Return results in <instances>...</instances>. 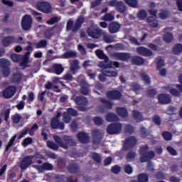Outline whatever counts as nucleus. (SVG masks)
Instances as JSON below:
<instances>
[{"label": "nucleus", "mask_w": 182, "mask_h": 182, "mask_svg": "<svg viewBox=\"0 0 182 182\" xmlns=\"http://www.w3.org/2000/svg\"><path fill=\"white\" fill-rule=\"evenodd\" d=\"M53 139L55 143L52 141H48L47 146L49 149H51V150H54L55 151L59 150V147L68 149H69V146L70 147H75V146H76V142L73 141L72 137L68 135L63 136V139H61L60 136L55 135L53 136Z\"/></svg>", "instance_id": "1"}, {"label": "nucleus", "mask_w": 182, "mask_h": 182, "mask_svg": "<svg viewBox=\"0 0 182 182\" xmlns=\"http://www.w3.org/2000/svg\"><path fill=\"white\" fill-rule=\"evenodd\" d=\"M149 149L148 144L140 147L139 150L141 156L139 160L141 163H148L146 168L149 171L153 173V171H154V165L151 162V160L156 156V153L154 151H149Z\"/></svg>", "instance_id": "2"}, {"label": "nucleus", "mask_w": 182, "mask_h": 182, "mask_svg": "<svg viewBox=\"0 0 182 182\" xmlns=\"http://www.w3.org/2000/svg\"><path fill=\"white\" fill-rule=\"evenodd\" d=\"M112 56L117 60H121L122 62H127V60L131 59V63L132 65H136V66H143L146 62L144 58L139 55H134L132 58V54L129 53L115 52L112 53Z\"/></svg>", "instance_id": "3"}, {"label": "nucleus", "mask_w": 182, "mask_h": 182, "mask_svg": "<svg viewBox=\"0 0 182 182\" xmlns=\"http://www.w3.org/2000/svg\"><path fill=\"white\" fill-rule=\"evenodd\" d=\"M85 23V17L80 16L76 20L75 24H73V21L68 20L67 22V31H73V32H77L79 29L82 28V25Z\"/></svg>", "instance_id": "4"}, {"label": "nucleus", "mask_w": 182, "mask_h": 182, "mask_svg": "<svg viewBox=\"0 0 182 182\" xmlns=\"http://www.w3.org/2000/svg\"><path fill=\"white\" fill-rule=\"evenodd\" d=\"M87 33L92 39H99L103 35V30L97 26H91L87 29Z\"/></svg>", "instance_id": "5"}, {"label": "nucleus", "mask_w": 182, "mask_h": 182, "mask_svg": "<svg viewBox=\"0 0 182 182\" xmlns=\"http://www.w3.org/2000/svg\"><path fill=\"white\" fill-rule=\"evenodd\" d=\"M122 127L123 126L120 123L110 124L107 127V133L110 135L120 134Z\"/></svg>", "instance_id": "6"}, {"label": "nucleus", "mask_w": 182, "mask_h": 182, "mask_svg": "<svg viewBox=\"0 0 182 182\" xmlns=\"http://www.w3.org/2000/svg\"><path fill=\"white\" fill-rule=\"evenodd\" d=\"M36 8L40 12L43 14H50L52 12V6L47 1H38L36 4Z\"/></svg>", "instance_id": "7"}, {"label": "nucleus", "mask_w": 182, "mask_h": 182, "mask_svg": "<svg viewBox=\"0 0 182 182\" xmlns=\"http://www.w3.org/2000/svg\"><path fill=\"white\" fill-rule=\"evenodd\" d=\"M109 6L115 8L117 12L119 14H124L126 12V6L123 1H119L118 0H111L108 2Z\"/></svg>", "instance_id": "8"}, {"label": "nucleus", "mask_w": 182, "mask_h": 182, "mask_svg": "<svg viewBox=\"0 0 182 182\" xmlns=\"http://www.w3.org/2000/svg\"><path fill=\"white\" fill-rule=\"evenodd\" d=\"M100 102H101V103H103V105L98 106V110L100 113H105L106 110H112V109H113V102L105 98H100Z\"/></svg>", "instance_id": "9"}, {"label": "nucleus", "mask_w": 182, "mask_h": 182, "mask_svg": "<svg viewBox=\"0 0 182 182\" xmlns=\"http://www.w3.org/2000/svg\"><path fill=\"white\" fill-rule=\"evenodd\" d=\"M75 102L77 105V109L80 112H86V106H87V99L85 97H76Z\"/></svg>", "instance_id": "10"}, {"label": "nucleus", "mask_w": 182, "mask_h": 182, "mask_svg": "<svg viewBox=\"0 0 182 182\" xmlns=\"http://www.w3.org/2000/svg\"><path fill=\"white\" fill-rule=\"evenodd\" d=\"M0 68L4 77H8L11 75V70L9 69V61L6 59L1 58L0 60Z\"/></svg>", "instance_id": "11"}, {"label": "nucleus", "mask_w": 182, "mask_h": 182, "mask_svg": "<svg viewBox=\"0 0 182 182\" xmlns=\"http://www.w3.org/2000/svg\"><path fill=\"white\" fill-rule=\"evenodd\" d=\"M39 129V125L38 124L35 123L31 129H29L28 127H26L21 132V134L19 135V139H22L23 136H26V134H28L30 136H35V132Z\"/></svg>", "instance_id": "12"}, {"label": "nucleus", "mask_w": 182, "mask_h": 182, "mask_svg": "<svg viewBox=\"0 0 182 182\" xmlns=\"http://www.w3.org/2000/svg\"><path fill=\"white\" fill-rule=\"evenodd\" d=\"M137 144V138L134 136H131L125 140V143L122 147L124 151H127L129 149L134 147Z\"/></svg>", "instance_id": "13"}, {"label": "nucleus", "mask_w": 182, "mask_h": 182, "mask_svg": "<svg viewBox=\"0 0 182 182\" xmlns=\"http://www.w3.org/2000/svg\"><path fill=\"white\" fill-rule=\"evenodd\" d=\"M32 17L29 15H26L21 20V27L23 31H29L32 28Z\"/></svg>", "instance_id": "14"}, {"label": "nucleus", "mask_w": 182, "mask_h": 182, "mask_svg": "<svg viewBox=\"0 0 182 182\" xmlns=\"http://www.w3.org/2000/svg\"><path fill=\"white\" fill-rule=\"evenodd\" d=\"M136 50L138 55H140L141 56H145V58H150V56H154V53H153V51L144 46L137 47Z\"/></svg>", "instance_id": "15"}, {"label": "nucleus", "mask_w": 182, "mask_h": 182, "mask_svg": "<svg viewBox=\"0 0 182 182\" xmlns=\"http://www.w3.org/2000/svg\"><path fill=\"white\" fill-rule=\"evenodd\" d=\"M33 167L40 173H43V171H52V170H53V165L49 162H45L42 165H34Z\"/></svg>", "instance_id": "16"}, {"label": "nucleus", "mask_w": 182, "mask_h": 182, "mask_svg": "<svg viewBox=\"0 0 182 182\" xmlns=\"http://www.w3.org/2000/svg\"><path fill=\"white\" fill-rule=\"evenodd\" d=\"M50 127L54 129H58L59 130H64L65 124L60 122L58 117H55L51 119Z\"/></svg>", "instance_id": "17"}, {"label": "nucleus", "mask_w": 182, "mask_h": 182, "mask_svg": "<svg viewBox=\"0 0 182 182\" xmlns=\"http://www.w3.org/2000/svg\"><path fill=\"white\" fill-rule=\"evenodd\" d=\"M33 157L35 156H25L20 163V168H21V170H26V168H28V167H29V166L32 164V161L33 160Z\"/></svg>", "instance_id": "18"}, {"label": "nucleus", "mask_w": 182, "mask_h": 182, "mask_svg": "<svg viewBox=\"0 0 182 182\" xmlns=\"http://www.w3.org/2000/svg\"><path fill=\"white\" fill-rule=\"evenodd\" d=\"M67 170L70 174H79L80 166L76 162L70 163L67 166Z\"/></svg>", "instance_id": "19"}, {"label": "nucleus", "mask_w": 182, "mask_h": 182, "mask_svg": "<svg viewBox=\"0 0 182 182\" xmlns=\"http://www.w3.org/2000/svg\"><path fill=\"white\" fill-rule=\"evenodd\" d=\"M122 96V92L117 90H109L107 92V97L111 100H120Z\"/></svg>", "instance_id": "20"}, {"label": "nucleus", "mask_w": 182, "mask_h": 182, "mask_svg": "<svg viewBox=\"0 0 182 182\" xmlns=\"http://www.w3.org/2000/svg\"><path fill=\"white\" fill-rule=\"evenodd\" d=\"M158 102L160 105H169L171 103V96L168 94H159L158 96Z\"/></svg>", "instance_id": "21"}, {"label": "nucleus", "mask_w": 182, "mask_h": 182, "mask_svg": "<svg viewBox=\"0 0 182 182\" xmlns=\"http://www.w3.org/2000/svg\"><path fill=\"white\" fill-rule=\"evenodd\" d=\"M100 68H103V69H112V68L114 66V68H116V69H119L120 68V63L117 61H109L108 63L106 62H101L100 63Z\"/></svg>", "instance_id": "22"}, {"label": "nucleus", "mask_w": 182, "mask_h": 182, "mask_svg": "<svg viewBox=\"0 0 182 182\" xmlns=\"http://www.w3.org/2000/svg\"><path fill=\"white\" fill-rule=\"evenodd\" d=\"M16 92V87L15 86H10L6 87L3 92V96L5 99H11Z\"/></svg>", "instance_id": "23"}, {"label": "nucleus", "mask_w": 182, "mask_h": 182, "mask_svg": "<svg viewBox=\"0 0 182 182\" xmlns=\"http://www.w3.org/2000/svg\"><path fill=\"white\" fill-rule=\"evenodd\" d=\"M77 137L80 143H82V144H87V143H89V134L85 132H78Z\"/></svg>", "instance_id": "24"}, {"label": "nucleus", "mask_w": 182, "mask_h": 182, "mask_svg": "<svg viewBox=\"0 0 182 182\" xmlns=\"http://www.w3.org/2000/svg\"><path fill=\"white\" fill-rule=\"evenodd\" d=\"M122 26L117 21H112L109 23L108 29L109 33H117L120 31Z\"/></svg>", "instance_id": "25"}, {"label": "nucleus", "mask_w": 182, "mask_h": 182, "mask_svg": "<svg viewBox=\"0 0 182 182\" xmlns=\"http://www.w3.org/2000/svg\"><path fill=\"white\" fill-rule=\"evenodd\" d=\"M18 40L14 36H7L4 37L2 39L1 43L3 46H5V48H8L9 45H11V43H18Z\"/></svg>", "instance_id": "26"}, {"label": "nucleus", "mask_w": 182, "mask_h": 182, "mask_svg": "<svg viewBox=\"0 0 182 182\" xmlns=\"http://www.w3.org/2000/svg\"><path fill=\"white\" fill-rule=\"evenodd\" d=\"M92 142L94 144H99L102 141V134L97 129H94L92 131Z\"/></svg>", "instance_id": "27"}, {"label": "nucleus", "mask_w": 182, "mask_h": 182, "mask_svg": "<svg viewBox=\"0 0 182 182\" xmlns=\"http://www.w3.org/2000/svg\"><path fill=\"white\" fill-rule=\"evenodd\" d=\"M56 179L58 180L59 182H65V180L67 182H79L77 179L74 180L72 176L66 178L64 175H58L56 176Z\"/></svg>", "instance_id": "28"}, {"label": "nucleus", "mask_w": 182, "mask_h": 182, "mask_svg": "<svg viewBox=\"0 0 182 182\" xmlns=\"http://www.w3.org/2000/svg\"><path fill=\"white\" fill-rule=\"evenodd\" d=\"M116 112H117L118 116H119V117H122L123 119H124V117H127V116H129V112L127 111V109H126L124 107H117L116 108Z\"/></svg>", "instance_id": "29"}, {"label": "nucleus", "mask_w": 182, "mask_h": 182, "mask_svg": "<svg viewBox=\"0 0 182 182\" xmlns=\"http://www.w3.org/2000/svg\"><path fill=\"white\" fill-rule=\"evenodd\" d=\"M105 120L109 123H112V122H118L119 117L114 113L109 112L105 116Z\"/></svg>", "instance_id": "30"}, {"label": "nucleus", "mask_w": 182, "mask_h": 182, "mask_svg": "<svg viewBox=\"0 0 182 182\" xmlns=\"http://www.w3.org/2000/svg\"><path fill=\"white\" fill-rule=\"evenodd\" d=\"M102 73L108 77H117V76H119V73L116 70H102Z\"/></svg>", "instance_id": "31"}, {"label": "nucleus", "mask_w": 182, "mask_h": 182, "mask_svg": "<svg viewBox=\"0 0 182 182\" xmlns=\"http://www.w3.org/2000/svg\"><path fill=\"white\" fill-rule=\"evenodd\" d=\"M163 39L166 43H171V42L174 41V36H173V33H166L163 36Z\"/></svg>", "instance_id": "32"}, {"label": "nucleus", "mask_w": 182, "mask_h": 182, "mask_svg": "<svg viewBox=\"0 0 182 182\" xmlns=\"http://www.w3.org/2000/svg\"><path fill=\"white\" fill-rule=\"evenodd\" d=\"M147 22L149 23L151 28H158L159 27V21L154 18L153 16H149L146 19Z\"/></svg>", "instance_id": "33"}, {"label": "nucleus", "mask_w": 182, "mask_h": 182, "mask_svg": "<svg viewBox=\"0 0 182 182\" xmlns=\"http://www.w3.org/2000/svg\"><path fill=\"white\" fill-rule=\"evenodd\" d=\"M70 70L72 71L73 75H75V73L79 70V60H74L73 63L70 64Z\"/></svg>", "instance_id": "34"}, {"label": "nucleus", "mask_w": 182, "mask_h": 182, "mask_svg": "<svg viewBox=\"0 0 182 182\" xmlns=\"http://www.w3.org/2000/svg\"><path fill=\"white\" fill-rule=\"evenodd\" d=\"M95 55H97L99 59H102L103 60H105V62L109 61V57H107L102 50H95Z\"/></svg>", "instance_id": "35"}, {"label": "nucleus", "mask_w": 182, "mask_h": 182, "mask_svg": "<svg viewBox=\"0 0 182 182\" xmlns=\"http://www.w3.org/2000/svg\"><path fill=\"white\" fill-rule=\"evenodd\" d=\"M53 70L56 75H61L63 70H65V68L62 64H55L53 65Z\"/></svg>", "instance_id": "36"}, {"label": "nucleus", "mask_w": 182, "mask_h": 182, "mask_svg": "<svg viewBox=\"0 0 182 182\" xmlns=\"http://www.w3.org/2000/svg\"><path fill=\"white\" fill-rule=\"evenodd\" d=\"M91 154L93 161L97 164H100V163H102V155H100V154H98L97 152H92Z\"/></svg>", "instance_id": "37"}, {"label": "nucleus", "mask_w": 182, "mask_h": 182, "mask_svg": "<svg viewBox=\"0 0 182 182\" xmlns=\"http://www.w3.org/2000/svg\"><path fill=\"white\" fill-rule=\"evenodd\" d=\"M63 59H70L72 58H76V52L67 51L62 55Z\"/></svg>", "instance_id": "38"}, {"label": "nucleus", "mask_w": 182, "mask_h": 182, "mask_svg": "<svg viewBox=\"0 0 182 182\" xmlns=\"http://www.w3.org/2000/svg\"><path fill=\"white\" fill-rule=\"evenodd\" d=\"M35 46L36 49L46 48L48 46V41L46 40H41L35 44Z\"/></svg>", "instance_id": "39"}, {"label": "nucleus", "mask_w": 182, "mask_h": 182, "mask_svg": "<svg viewBox=\"0 0 182 182\" xmlns=\"http://www.w3.org/2000/svg\"><path fill=\"white\" fill-rule=\"evenodd\" d=\"M133 117L135 120H137V122H141L143 121V115L141 113H140L137 110H134L132 112Z\"/></svg>", "instance_id": "40"}, {"label": "nucleus", "mask_w": 182, "mask_h": 182, "mask_svg": "<svg viewBox=\"0 0 182 182\" xmlns=\"http://www.w3.org/2000/svg\"><path fill=\"white\" fill-rule=\"evenodd\" d=\"M124 2L131 8H137L139 6V1L137 0H124Z\"/></svg>", "instance_id": "41"}, {"label": "nucleus", "mask_w": 182, "mask_h": 182, "mask_svg": "<svg viewBox=\"0 0 182 182\" xmlns=\"http://www.w3.org/2000/svg\"><path fill=\"white\" fill-rule=\"evenodd\" d=\"M147 11L145 10H139L136 14V16L140 21H143V19H146V18H147Z\"/></svg>", "instance_id": "42"}, {"label": "nucleus", "mask_w": 182, "mask_h": 182, "mask_svg": "<svg viewBox=\"0 0 182 182\" xmlns=\"http://www.w3.org/2000/svg\"><path fill=\"white\" fill-rule=\"evenodd\" d=\"M138 182H149V175L147 173H140L137 177Z\"/></svg>", "instance_id": "43"}, {"label": "nucleus", "mask_w": 182, "mask_h": 182, "mask_svg": "<svg viewBox=\"0 0 182 182\" xmlns=\"http://www.w3.org/2000/svg\"><path fill=\"white\" fill-rule=\"evenodd\" d=\"M162 137L166 141H170L171 139H173V134L171 132L168 131H164L162 132Z\"/></svg>", "instance_id": "44"}, {"label": "nucleus", "mask_w": 182, "mask_h": 182, "mask_svg": "<svg viewBox=\"0 0 182 182\" xmlns=\"http://www.w3.org/2000/svg\"><path fill=\"white\" fill-rule=\"evenodd\" d=\"M16 139V135H14L11 138L9 143L6 146V148H5V150H4L5 153H6V151H9V149L11 147H12V146H14V143H15V139Z\"/></svg>", "instance_id": "45"}, {"label": "nucleus", "mask_w": 182, "mask_h": 182, "mask_svg": "<svg viewBox=\"0 0 182 182\" xmlns=\"http://www.w3.org/2000/svg\"><path fill=\"white\" fill-rule=\"evenodd\" d=\"M11 79L14 83H19L22 80V74L18 73H14Z\"/></svg>", "instance_id": "46"}, {"label": "nucleus", "mask_w": 182, "mask_h": 182, "mask_svg": "<svg viewBox=\"0 0 182 182\" xmlns=\"http://www.w3.org/2000/svg\"><path fill=\"white\" fill-rule=\"evenodd\" d=\"M173 52L174 55H178V53H181L182 52V44L181 43H177L175 45L173 48Z\"/></svg>", "instance_id": "47"}, {"label": "nucleus", "mask_w": 182, "mask_h": 182, "mask_svg": "<svg viewBox=\"0 0 182 182\" xmlns=\"http://www.w3.org/2000/svg\"><path fill=\"white\" fill-rule=\"evenodd\" d=\"M177 111V107L171 105L166 109V114L169 116H173V114H176V112Z\"/></svg>", "instance_id": "48"}, {"label": "nucleus", "mask_w": 182, "mask_h": 182, "mask_svg": "<svg viewBox=\"0 0 182 182\" xmlns=\"http://www.w3.org/2000/svg\"><path fill=\"white\" fill-rule=\"evenodd\" d=\"M102 21H106L107 22H111V21H114V16L112 14H106L102 18Z\"/></svg>", "instance_id": "49"}, {"label": "nucleus", "mask_w": 182, "mask_h": 182, "mask_svg": "<svg viewBox=\"0 0 182 182\" xmlns=\"http://www.w3.org/2000/svg\"><path fill=\"white\" fill-rule=\"evenodd\" d=\"M132 89L136 95H140V91L141 90V86L137 83L132 84Z\"/></svg>", "instance_id": "50"}, {"label": "nucleus", "mask_w": 182, "mask_h": 182, "mask_svg": "<svg viewBox=\"0 0 182 182\" xmlns=\"http://www.w3.org/2000/svg\"><path fill=\"white\" fill-rule=\"evenodd\" d=\"M126 159L127 161L134 160V159H136V152H134V151H129L126 155Z\"/></svg>", "instance_id": "51"}, {"label": "nucleus", "mask_w": 182, "mask_h": 182, "mask_svg": "<svg viewBox=\"0 0 182 182\" xmlns=\"http://www.w3.org/2000/svg\"><path fill=\"white\" fill-rule=\"evenodd\" d=\"M125 133H129V134H133L134 133V128L132 124H127L124 127Z\"/></svg>", "instance_id": "52"}, {"label": "nucleus", "mask_w": 182, "mask_h": 182, "mask_svg": "<svg viewBox=\"0 0 182 182\" xmlns=\"http://www.w3.org/2000/svg\"><path fill=\"white\" fill-rule=\"evenodd\" d=\"M140 133L143 139H146V137H147V136L150 134V133L149 132V129H146L144 127H141L140 128Z\"/></svg>", "instance_id": "53"}, {"label": "nucleus", "mask_w": 182, "mask_h": 182, "mask_svg": "<svg viewBox=\"0 0 182 182\" xmlns=\"http://www.w3.org/2000/svg\"><path fill=\"white\" fill-rule=\"evenodd\" d=\"M21 56L19 54H11V59L15 63H19L21 62Z\"/></svg>", "instance_id": "54"}, {"label": "nucleus", "mask_w": 182, "mask_h": 182, "mask_svg": "<svg viewBox=\"0 0 182 182\" xmlns=\"http://www.w3.org/2000/svg\"><path fill=\"white\" fill-rule=\"evenodd\" d=\"M29 62V57L21 56L20 66H26Z\"/></svg>", "instance_id": "55"}, {"label": "nucleus", "mask_w": 182, "mask_h": 182, "mask_svg": "<svg viewBox=\"0 0 182 182\" xmlns=\"http://www.w3.org/2000/svg\"><path fill=\"white\" fill-rule=\"evenodd\" d=\"M159 15L161 19H167V18H168V11L166 10H161V12L159 13Z\"/></svg>", "instance_id": "56"}, {"label": "nucleus", "mask_w": 182, "mask_h": 182, "mask_svg": "<svg viewBox=\"0 0 182 182\" xmlns=\"http://www.w3.org/2000/svg\"><path fill=\"white\" fill-rule=\"evenodd\" d=\"M21 119H22V116H21L19 114H16L11 117L13 123L15 124H18L19 122H21Z\"/></svg>", "instance_id": "57"}, {"label": "nucleus", "mask_w": 182, "mask_h": 182, "mask_svg": "<svg viewBox=\"0 0 182 182\" xmlns=\"http://www.w3.org/2000/svg\"><path fill=\"white\" fill-rule=\"evenodd\" d=\"M93 122L96 126H102V124H103V119L100 117H95Z\"/></svg>", "instance_id": "58"}, {"label": "nucleus", "mask_w": 182, "mask_h": 182, "mask_svg": "<svg viewBox=\"0 0 182 182\" xmlns=\"http://www.w3.org/2000/svg\"><path fill=\"white\" fill-rule=\"evenodd\" d=\"M121 171H122V168H120L119 165H115L114 166H112L111 171L114 174H119Z\"/></svg>", "instance_id": "59"}, {"label": "nucleus", "mask_w": 182, "mask_h": 182, "mask_svg": "<svg viewBox=\"0 0 182 182\" xmlns=\"http://www.w3.org/2000/svg\"><path fill=\"white\" fill-rule=\"evenodd\" d=\"M58 22H59V18L58 16H54L47 21L48 25H55V23H58Z\"/></svg>", "instance_id": "60"}, {"label": "nucleus", "mask_w": 182, "mask_h": 182, "mask_svg": "<svg viewBox=\"0 0 182 182\" xmlns=\"http://www.w3.org/2000/svg\"><path fill=\"white\" fill-rule=\"evenodd\" d=\"M146 95L148 97H151V99H153V97H154V96L157 95V91H156V90L154 89H151L146 92Z\"/></svg>", "instance_id": "61"}, {"label": "nucleus", "mask_w": 182, "mask_h": 182, "mask_svg": "<svg viewBox=\"0 0 182 182\" xmlns=\"http://www.w3.org/2000/svg\"><path fill=\"white\" fill-rule=\"evenodd\" d=\"M169 93H171V96H174L175 97H178L180 96V92L175 88L170 89Z\"/></svg>", "instance_id": "62"}, {"label": "nucleus", "mask_w": 182, "mask_h": 182, "mask_svg": "<svg viewBox=\"0 0 182 182\" xmlns=\"http://www.w3.org/2000/svg\"><path fill=\"white\" fill-rule=\"evenodd\" d=\"M156 60V69H161L164 66V60L161 58H158Z\"/></svg>", "instance_id": "63"}, {"label": "nucleus", "mask_w": 182, "mask_h": 182, "mask_svg": "<svg viewBox=\"0 0 182 182\" xmlns=\"http://www.w3.org/2000/svg\"><path fill=\"white\" fill-rule=\"evenodd\" d=\"M63 80H67L68 82H72L74 80L73 76L71 74L67 73L63 77Z\"/></svg>", "instance_id": "64"}]
</instances>
